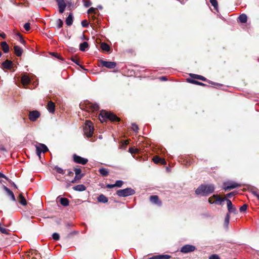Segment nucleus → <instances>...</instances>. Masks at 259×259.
Returning <instances> with one entry per match:
<instances>
[{
  "mask_svg": "<svg viewBox=\"0 0 259 259\" xmlns=\"http://www.w3.org/2000/svg\"><path fill=\"white\" fill-rule=\"evenodd\" d=\"M214 189V186L212 184L201 185L195 190V193L199 195L207 196L212 193Z\"/></svg>",
  "mask_w": 259,
  "mask_h": 259,
  "instance_id": "nucleus-1",
  "label": "nucleus"
},
{
  "mask_svg": "<svg viewBox=\"0 0 259 259\" xmlns=\"http://www.w3.org/2000/svg\"><path fill=\"white\" fill-rule=\"evenodd\" d=\"M99 119L101 122L106 121L107 119L112 121H118L119 120V118L115 114L106 111H102L100 112L99 115Z\"/></svg>",
  "mask_w": 259,
  "mask_h": 259,
  "instance_id": "nucleus-2",
  "label": "nucleus"
},
{
  "mask_svg": "<svg viewBox=\"0 0 259 259\" xmlns=\"http://www.w3.org/2000/svg\"><path fill=\"white\" fill-rule=\"evenodd\" d=\"M94 128L92 122L90 121L87 120L83 127L84 135L88 138L91 137L94 133Z\"/></svg>",
  "mask_w": 259,
  "mask_h": 259,
  "instance_id": "nucleus-3",
  "label": "nucleus"
},
{
  "mask_svg": "<svg viewBox=\"0 0 259 259\" xmlns=\"http://www.w3.org/2000/svg\"><path fill=\"white\" fill-rule=\"evenodd\" d=\"M135 193V190L131 188L119 190L116 192V194L118 196L123 197L132 195Z\"/></svg>",
  "mask_w": 259,
  "mask_h": 259,
  "instance_id": "nucleus-4",
  "label": "nucleus"
},
{
  "mask_svg": "<svg viewBox=\"0 0 259 259\" xmlns=\"http://www.w3.org/2000/svg\"><path fill=\"white\" fill-rule=\"evenodd\" d=\"M36 154L39 156V158H40V154L41 152L45 153L48 151V148L47 147L43 144H37L35 145Z\"/></svg>",
  "mask_w": 259,
  "mask_h": 259,
  "instance_id": "nucleus-5",
  "label": "nucleus"
},
{
  "mask_svg": "<svg viewBox=\"0 0 259 259\" xmlns=\"http://www.w3.org/2000/svg\"><path fill=\"white\" fill-rule=\"evenodd\" d=\"M225 201V198H222L217 195H214L208 199V202L211 203L221 204L222 202Z\"/></svg>",
  "mask_w": 259,
  "mask_h": 259,
  "instance_id": "nucleus-6",
  "label": "nucleus"
},
{
  "mask_svg": "<svg viewBox=\"0 0 259 259\" xmlns=\"http://www.w3.org/2000/svg\"><path fill=\"white\" fill-rule=\"evenodd\" d=\"M239 186H240V185L233 182H228L224 183V189L225 191L233 189Z\"/></svg>",
  "mask_w": 259,
  "mask_h": 259,
  "instance_id": "nucleus-7",
  "label": "nucleus"
},
{
  "mask_svg": "<svg viewBox=\"0 0 259 259\" xmlns=\"http://www.w3.org/2000/svg\"><path fill=\"white\" fill-rule=\"evenodd\" d=\"M196 249L195 246L190 245V244H187L185 245H184L181 249L180 251L181 252L184 253H187L189 252H193Z\"/></svg>",
  "mask_w": 259,
  "mask_h": 259,
  "instance_id": "nucleus-8",
  "label": "nucleus"
},
{
  "mask_svg": "<svg viewBox=\"0 0 259 259\" xmlns=\"http://www.w3.org/2000/svg\"><path fill=\"white\" fill-rule=\"evenodd\" d=\"M74 171L75 174V177L74 179L71 181L72 183H74L77 181L80 180L84 176V174H81V170L78 168H75Z\"/></svg>",
  "mask_w": 259,
  "mask_h": 259,
  "instance_id": "nucleus-9",
  "label": "nucleus"
},
{
  "mask_svg": "<svg viewBox=\"0 0 259 259\" xmlns=\"http://www.w3.org/2000/svg\"><path fill=\"white\" fill-rule=\"evenodd\" d=\"M73 160L75 163L81 164H85L88 161V159L81 157L76 154L73 155Z\"/></svg>",
  "mask_w": 259,
  "mask_h": 259,
  "instance_id": "nucleus-10",
  "label": "nucleus"
},
{
  "mask_svg": "<svg viewBox=\"0 0 259 259\" xmlns=\"http://www.w3.org/2000/svg\"><path fill=\"white\" fill-rule=\"evenodd\" d=\"M101 65L106 68L112 69L116 67V63L114 62L106 61L104 60L100 61Z\"/></svg>",
  "mask_w": 259,
  "mask_h": 259,
  "instance_id": "nucleus-11",
  "label": "nucleus"
},
{
  "mask_svg": "<svg viewBox=\"0 0 259 259\" xmlns=\"http://www.w3.org/2000/svg\"><path fill=\"white\" fill-rule=\"evenodd\" d=\"M225 200H226L227 202V208H228V210L229 212L230 213H236L237 209L235 208V207L232 204L231 200L229 199H225Z\"/></svg>",
  "mask_w": 259,
  "mask_h": 259,
  "instance_id": "nucleus-12",
  "label": "nucleus"
},
{
  "mask_svg": "<svg viewBox=\"0 0 259 259\" xmlns=\"http://www.w3.org/2000/svg\"><path fill=\"white\" fill-rule=\"evenodd\" d=\"M40 116V113L37 111H33L29 113V118L32 121H34Z\"/></svg>",
  "mask_w": 259,
  "mask_h": 259,
  "instance_id": "nucleus-13",
  "label": "nucleus"
},
{
  "mask_svg": "<svg viewBox=\"0 0 259 259\" xmlns=\"http://www.w3.org/2000/svg\"><path fill=\"white\" fill-rule=\"evenodd\" d=\"M21 83L23 85H28L30 82V77L26 74H24L22 75L21 79Z\"/></svg>",
  "mask_w": 259,
  "mask_h": 259,
  "instance_id": "nucleus-14",
  "label": "nucleus"
},
{
  "mask_svg": "<svg viewBox=\"0 0 259 259\" xmlns=\"http://www.w3.org/2000/svg\"><path fill=\"white\" fill-rule=\"evenodd\" d=\"M3 188L6 192L7 195L11 197V200L15 202L16 201V198H15V197L14 196L13 192L5 186H3Z\"/></svg>",
  "mask_w": 259,
  "mask_h": 259,
  "instance_id": "nucleus-15",
  "label": "nucleus"
},
{
  "mask_svg": "<svg viewBox=\"0 0 259 259\" xmlns=\"http://www.w3.org/2000/svg\"><path fill=\"white\" fill-rule=\"evenodd\" d=\"M86 107L88 109H90L92 111H96L99 109V107L98 105L97 104H94L89 102L86 104Z\"/></svg>",
  "mask_w": 259,
  "mask_h": 259,
  "instance_id": "nucleus-16",
  "label": "nucleus"
},
{
  "mask_svg": "<svg viewBox=\"0 0 259 259\" xmlns=\"http://www.w3.org/2000/svg\"><path fill=\"white\" fill-rule=\"evenodd\" d=\"M2 65L5 68L10 69L13 67V63L11 61L7 60L3 63Z\"/></svg>",
  "mask_w": 259,
  "mask_h": 259,
  "instance_id": "nucleus-17",
  "label": "nucleus"
},
{
  "mask_svg": "<svg viewBox=\"0 0 259 259\" xmlns=\"http://www.w3.org/2000/svg\"><path fill=\"white\" fill-rule=\"evenodd\" d=\"M55 104L52 102L49 101L48 103L47 109L50 113H54L55 111Z\"/></svg>",
  "mask_w": 259,
  "mask_h": 259,
  "instance_id": "nucleus-18",
  "label": "nucleus"
},
{
  "mask_svg": "<svg viewBox=\"0 0 259 259\" xmlns=\"http://www.w3.org/2000/svg\"><path fill=\"white\" fill-rule=\"evenodd\" d=\"M73 189L75 191L81 192L85 190L86 187L84 185L80 184L73 187Z\"/></svg>",
  "mask_w": 259,
  "mask_h": 259,
  "instance_id": "nucleus-19",
  "label": "nucleus"
},
{
  "mask_svg": "<svg viewBox=\"0 0 259 259\" xmlns=\"http://www.w3.org/2000/svg\"><path fill=\"white\" fill-rule=\"evenodd\" d=\"M14 49L15 53L17 56L20 57L22 55L23 50L20 47L15 46L14 47Z\"/></svg>",
  "mask_w": 259,
  "mask_h": 259,
  "instance_id": "nucleus-20",
  "label": "nucleus"
},
{
  "mask_svg": "<svg viewBox=\"0 0 259 259\" xmlns=\"http://www.w3.org/2000/svg\"><path fill=\"white\" fill-rule=\"evenodd\" d=\"M1 47L4 53H7L9 51V47L6 41L1 43Z\"/></svg>",
  "mask_w": 259,
  "mask_h": 259,
  "instance_id": "nucleus-21",
  "label": "nucleus"
},
{
  "mask_svg": "<svg viewBox=\"0 0 259 259\" xmlns=\"http://www.w3.org/2000/svg\"><path fill=\"white\" fill-rule=\"evenodd\" d=\"M97 199H98V202H102V203H104L107 202L108 200V198L103 194L100 195L98 196Z\"/></svg>",
  "mask_w": 259,
  "mask_h": 259,
  "instance_id": "nucleus-22",
  "label": "nucleus"
},
{
  "mask_svg": "<svg viewBox=\"0 0 259 259\" xmlns=\"http://www.w3.org/2000/svg\"><path fill=\"white\" fill-rule=\"evenodd\" d=\"M153 160L155 163H161L163 164H165L166 163L165 160L163 159L160 158L157 156L154 157Z\"/></svg>",
  "mask_w": 259,
  "mask_h": 259,
  "instance_id": "nucleus-23",
  "label": "nucleus"
},
{
  "mask_svg": "<svg viewBox=\"0 0 259 259\" xmlns=\"http://www.w3.org/2000/svg\"><path fill=\"white\" fill-rule=\"evenodd\" d=\"M18 200L22 205H26L27 204L26 200L21 193L19 195Z\"/></svg>",
  "mask_w": 259,
  "mask_h": 259,
  "instance_id": "nucleus-24",
  "label": "nucleus"
},
{
  "mask_svg": "<svg viewBox=\"0 0 259 259\" xmlns=\"http://www.w3.org/2000/svg\"><path fill=\"white\" fill-rule=\"evenodd\" d=\"M66 24L68 26H70L73 23V16L71 14H70L66 19Z\"/></svg>",
  "mask_w": 259,
  "mask_h": 259,
  "instance_id": "nucleus-25",
  "label": "nucleus"
},
{
  "mask_svg": "<svg viewBox=\"0 0 259 259\" xmlns=\"http://www.w3.org/2000/svg\"><path fill=\"white\" fill-rule=\"evenodd\" d=\"M88 47V43L86 41L81 43L79 45V49L81 51H85Z\"/></svg>",
  "mask_w": 259,
  "mask_h": 259,
  "instance_id": "nucleus-26",
  "label": "nucleus"
},
{
  "mask_svg": "<svg viewBox=\"0 0 259 259\" xmlns=\"http://www.w3.org/2000/svg\"><path fill=\"white\" fill-rule=\"evenodd\" d=\"M190 75L193 78L198 79H200V80H201L203 81H205L206 80V78H205L204 76H202L201 75L195 74H190Z\"/></svg>",
  "mask_w": 259,
  "mask_h": 259,
  "instance_id": "nucleus-27",
  "label": "nucleus"
},
{
  "mask_svg": "<svg viewBox=\"0 0 259 259\" xmlns=\"http://www.w3.org/2000/svg\"><path fill=\"white\" fill-rule=\"evenodd\" d=\"M238 19L240 22L245 23L247 21V17L245 14H243L239 16Z\"/></svg>",
  "mask_w": 259,
  "mask_h": 259,
  "instance_id": "nucleus-28",
  "label": "nucleus"
},
{
  "mask_svg": "<svg viewBox=\"0 0 259 259\" xmlns=\"http://www.w3.org/2000/svg\"><path fill=\"white\" fill-rule=\"evenodd\" d=\"M99 171L100 174L103 177L107 176L109 174L108 170L106 168H100L99 170Z\"/></svg>",
  "mask_w": 259,
  "mask_h": 259,
  "instance_id": "nucleus-29",
  "label": "nucleus"
},
{
  "mask_svg": "<svg viewBox=\"0 0 259 259\" xmlns=\"http://www.w3.org/2000/svg\"><path fill=\"white\" fill-rule=\"evenodd\" d=\"M150 200L151 202L154 204H159L158 203V197L156 195L151 196L150 198Z\"/></svg>",
  "mask_w": 259,
  "mask_h": 259,
  "instance_id": "nucleus-30",
  "label": "nucleus"
},
{
  "mask_svg": "<svg viewBox=\"0 0 259 259\" xmlns=\"http://www.w3.org/2000/svg\"><path fill=\"white\" fill-rule=\"evenodd\" d=\"M60 203L64 206H67L69 205V201L66 198H61L60 200Z\"/></svg>",
  "mask_w": 259,
  "mask_h": 259,
  "instance_id": "nucleus-31",
  "label": "nucleus"
},
{
  "mask_svg": "<svg viewBox=\"0 0 259 259\" xmlns=\"http://www.w3.org/2000/svg\"><path fill=\"white\" fill-rule=\"evenodd\" d=\"M101 48L103 51H109L110 47L106 43L103 42L101 45Z\"/></svg>",
  "mask_w": 259,
  "mask_h": 259,
  "instance_id": "nucleus-32",
  "label": "nucleus"
},
{
  "mask_svg": "<svg viewBox=\"0 0 259 259\" xmlns=\"http://www.w3.org/2000/svg\"><path fill=\"white\" fill-rule=\"evenodd\" d=\"M210 2L212 6H213L214 8L218 11V4L217 0H210Z\"/></svg>",
  "mask_w": 259,
  "mask_h": 259,
  "instance_id": "nucleus-33",
  "label": "nucleus"
},
{
  "mask_svg": "<svg viewBox=\"0 0 259 259\" xmlns=\"http://www.w3.org/2000/svg\"><path fill=\"white\" fill-rule=\"evenodd\" d=\"M230 218V214L229 213H227L225 217V223H224L225 226L227 228L228 227L229 223Z\"/></svg>",
  "mask_w": 259,
  "mask_h": 259,
  "instance_id": "nucleus-34",
  "label": "nucleus"
},
{
  "mask_svg": "<svg viewBox=\"0 0 259 259\" xmlns=\"http://www.w3.org/2000/svg\"><path fill=\"white\" fill-rule=\"evenodd\" d=\"M57 2L58 7H66V5L64 0H56Z\"/></svg>",
  "mask_w": 259,
  "mask_h": 259,
  "instance_id": "nucleus-35",
  "label": "nucleus"
},
{
  "mask_svg": "<svg viewBox=\"0 0 259 259\" xmlns=\"http://www.w3.org/2000/svg\"><path fill=\"white\" fill-rule=\"evenodd\" d=\"M54 169H55L56 171L59 174H64V170L61 167H59L58 166H55L54 168Z\"/></svg>",
  "mask_w": 259,
  "mask_h": 259,
  "instance_id": "nucleus-36",
  "label": "nucleus"
},
{
  "mask_svg": "<svg viewBox=\"0 0 259 259\" xmlns=\"http://www.w3.org/2000/svg\"><path fill=\"white\" fill-rule=\"evenodd\" d=\"M170 257V256L167 254L165 255H159L157 256L158 259H168Z\"/></svg>",
  "mask_w": 259,
  "mask_h": 259,
  "instance_id": "nucleus-37",
  "label": "nucleus"
},
{
  "mask_svg": "<svg viewBox=\"0 0 259 259\" xmlns=\"http://www.w3.org/2000/svg\"><path fill=\"white\" fill-rule=\"evenodd\" d=\"M56 24L57 25L58 28H60L62 27L63 23L61 19H58L56 21Z\"/></svg>",
  "mask_w": 259,
  "mask_h": 259,
  "instance_id": "nucleus-38",
  "label": "nucleus"
},
{
  "mask_svg": "<svg viewBox=\"0 0 259 259\" xmlns=\"http://www.w3.org/2000/svg\"><path fill=\"white\" fill-rule=\"evenodd\" d=\"M83 2L84 6L87 8L90 7L92 4L90 0H83Z\"/></svg>",
  "mask_w": 259,
  "mask_h": 259,
  "instance_id": "nucleus-39",
  "label": "nucleus"
},
{
  "mask_svg": "<svg viewBox=\"0 0 259 259\" xmlns=\"http://www.w3.org/2000/svg\"><path fill=\"white\" fill-rule=\"evenodd\" d=\"M188 80L190 82H191V83H193L194 84H198V85H205V84L203 83H202V82H199V81H197L196 80H190V79H189Z\"/></svg>",
  "mask_w": 259,
  "mask_h": 259,
  "instance_id": "nucleus-40",
  "label": "nucleus"
},
{
  "mask_svg": "<svg viewBox=\"0 0 259 259\" xmlns=\"http://www.w3.org/2000/svg\"><path fill=\"white\" fill-rule=\"evenodd\" d=\"M123 181L121 180H118L116 181V183L115 184V187H121L123 184Z\"/></svg>",
  "mask_w": 259,
  "mask_h": 259,
  "instance_id": "nucleus-41",
  "label": "nucleus"
},
{
  "mask_svg": "<svg viewBox=\"0 0 259 259\" xmlns=\"http://www.w3.org/2000/svg\"><path fill=\"white\" fill-rule=\"evenodd\" d=\"M52 237L55 240H58L60 238V236L58 233H54L52 235Z\"/></svg>",
  "mask_w": 259,
  "mask_h": 259,
  "instance_id": "nucleus-42",
  "label": "nucleus"
},
{
  "mask_svg": "<svg viewBox=\"0 0 259 259\" xmlns=\"http://www.w3.org/2000/svg\"><path fill=\"white\" fill-rule=\"evenodd\" d=\"M132 128L135 132H138V130H139L138 125L137 124H136L135 123L132 124Z\"/></svg>",
  "mask_w": 259,
  "mask_h": 259,
  "instance_id": "nucleus-43",
  "label": "nucleus"
},
{
  "mask_svg": "<svg viewBox=\"0 0 259 259\" xmlns=\"http://www.w3.org/2000/svg\"><path fill=\"white\" fill-rule=\"evenodd\" d=\"M24 28L26 31H29L30 29V24L29 23H26L24 25Z\"/></svg>",
  "mask_w": 259,
  "mask_h": 259,
  "instance_id": "nucleus-44",
  "label": "nucleus"
},
{
  "mask_svg": "<svg viewBox=\"0 0 259 259\" xmlns=\"http://www.w3.org/2000/svg\"><path fill=\"white\" fill-rule=\"evenodd\" d=\"M247 207V205L246 204H244L242 206L240 207V211L241 212L244 211L246 210Z\"/></svg>",
  "mask_w": 259,
  "mask_h": 259,
  "instance_id": "nucleus-45",
  "label": "nucleus"
},
{
  "mask_svg": "<svg viewBox=\"0 0 259 259\" xmlns=\"http://www.w3.org/2000/svg\"><path fill=\"white\" fill-rule=\"evenodd\" d=\"M128 151L132 154L136 153L137 152V149L132 147L129 148Z\"/></svg>",
  "mask_w": 259,
  "mask_h": 259,
  "instance_id": "nucleus-46",
  "label": "nucleus"
},
{
  "mask_svg": "<svg viewBox=\"0 0 259 259\" xmlns=\"http://www.w3.org/2000/svg\"><path fill=\"white\" fill-rule=\"evenodd\" d=\"M209 259H220L217 254H212L209 257Z\"/></svg>",
  "mask_w": 259,
  "mask_h": 259,
  "instance_id": "nucleus-47",
  "label": "nucleus"
},
{
  "mask_svg": "<svg viewBox=\"0 0 259 259\" xmlns=\"http://www.w3.org/2000/svg\"><path fill=\"white\" fill-rule=\"evenodd\" d=\"M81 25L82 27H86L88 26L89 23L87 20H83L81 22Z\"/></svg>",
  "mask_w": 259,
  "mask_h": 259,
  "instance_id": "nucleus-48",
  "label": "nucleus"
},
{
  "mask_svg": "<svg viewBox=\"0 0 259 259\" xmlns=\"http://www.w3.org/2000/svg\"><path fill=\"white\" fill-rule=\"evenodd\" d=\"M59 11L60 13H63L64 12L66 7H58Z\"/></svg>",
  "mask_w": 259,
  "mask_h": 259,
  "instance_id": "nucleus-49",
  "label": "nucleus"
},
{
  "mask_svg": "<svg viewBox=\"0 0 259 259\" xmlns=\"http://www.w3.org/2000/svg\"><path fill=\"white\" fill-rule=\"evenodd\" d=\"M17 35L19 37L20 42L21 44H24L25 43V40L23 39V38H22V36L20 34H18Z\"/></svg>",
  "mask_w": 259,
  "mask_h": 259,
  "instance_id": "nucleus-50",
  "label": "nucleus"
},
{
  "mask_svg": "<svg viewBox=\"0 0 259 259\" xmlns=\"http://www.w3.org/2000/svg\"><path fill=\"white\" fill-rule=\"evenodd\" d=\"M95 10H96L95 8L92 7L89 9L88 13H95Z\"/></svg>",
  "mask_w": 259,
  "mask_h": 259,
  "instance_id": "nucleus-51",
  "label": "nucleus"
},
{
  "mask_svg": "<svg viewBox=\"0 0 259 259\" xmlns=\"http://www.w3.org/2000/svg\"><path fill=\"white\" fill-rule=\"evenodd\" d=\"M115 187V184H108L107 185V187L108 188H110V189L112 188Z\"/></svg>",
  "mask_w": 259,
  "mask_h": 259,
  "instance_id": "nucleus-52",
  "label": "nucleus"
},
{
  "mask_svg": "<svg viewBox=\"0 0 259 259\" xmlns=\"http://www.w3.org/2000/svg\"><path fill=\"white\" fill-rule=\"evenodd\" d=\"M234 195V192H231L230 193H228L227 194L226 196L228 197H231L233 196Z\"/></svg>",
  "mask_w": 259,
  "mask_h": 259,
  "instance_id": "nucleus-53",
  "label": "nucleus"
},
{
  "mask_svg": "<svg viewBox=\"0 0 259 259\" xmlns=\"http://www.w3.org/2000/svg\"><path fill=\"white\" fill-rule=\"evenodd\" d=\"M71 60L76 64H78L79 63V61L76 59L72 58Z\"/></svg>",
  "mask_w": 259,
  "mask_h": 259,
  "instance_id": "nucleus-54",
  "label": "nucleus"
},
{
  "mask_svg": "<svg viewBox=\"0 0 259 259\" xmlns=\"http://www.w3.org/2000/svg\"><path fill=\"white\" fill-rule=\"evenodd\" d=\"M0 36L5 38L6 37V34L3 32H0Z\"/></svg>",
  "mask_w": 259,
  "mask_h": 259,
  "instance_id": "nucleus-55",
  "label": "nucleus"
},
{
  "mask_svg": "<svg viewBox=\"0 0 259 259\" xmlns=\"http://www.w3.org/2000/svg\"><path fill=\"white\" fill-rule=\"evenodd\" d=\"M0 178H5L6 179H7V178L6 177V176L1 172H0Z\"/></svg>",
  "mask_w": 259,
  "mask_h": 259,
  "instance_id": "nucleus-56",
  "label": "nucleus"
},
{
  "mask_svg": "<svg viewBox=\"0 0 259 259\" xmlns=\"http://www.w3.org/2000/svg\"><path fill=\"white\" fill-rule=\"evenodd\" d=\"M252 194L256 197H257V195L258 194L259 192L256 191H253L252 192Z\"/></svg>",
  "mask_w": 259,
  "mask_h": 259,
  "instance_id": "nucleus-57",
  "label": "nucleus"
},
{
  "mask_svg": "<svg viewBox=\"0 0 259 259\" xmlns=\"http://www.w3.org/2000/svg\"><path fill=\"white\" fill-rule=\"evenodd\" d=\"M0 149L4 151H7L6 149L3 147H0Z\"/></svg>",
  "mask_w": 259,
  "mask_h": 259,
  "instance_id": "nucleus-58",
  "label": "nucleus"
},
{
  "mask_svg": "<svg viewBox=\"0 0 259 259\" xmlns=\"http://www.w3.org/2000/svg\"><path fill=\"white\" fill-rule=\"evenodd\" d=\"M161 80H166V78L165 77L163 76V77H161Z\"/></svg>",
  "mask_w": 259,
  "mask_h": 259,
  "instance_id": "nucleus-59",
  "label": "nucleus"
},
{
  "mask_svg": "<svg viewBox=\"0 0 259 259\" xmlns=\"http://www.w3.org/2000/svg\"><path fill=\"white\" fill-rule=\"evenodd\" d=\"M73 172H72V171H68V175L69 176H71V175H73Z\"/></svg>",
  "mask_w": 259,
  "mask_h": 259,
  "instance_id": "nucleus-60",
  "label": "nucleus"
},
{
  "mask_svg": "<svg viewBox=\"0 0 259 259\" xmlns=\"http://www.w3.org/2000/svg\"><path fill=\"white\" fill-rule=\"evenodd\" d=\"M12 184H13V185L14 186V187L15 188H16V189L17 188V186H16V185L14 182Z\"/></svg>",
  "mask_w": 259,
  "mask_h": 259,
  "instance_id": "nucleus-61",
  "label": "nucleus"
},
{
  "mask_svg": "<svg viewBox=\"0 0 259 259\" xmlns=\"http://www.w3.org/2000/svg\"><path fill=\"white\" fill-rule=\"evenodd\" d=\"M98 8L100 9H101L102 8V6H98Z\"/></svg>",
  "mask_w": 259,
  "mask_h": 259,
  "instance_id": "nucleus-62",
  "label": "nucleus"
},
{
  "mask_svg": "<svg viewBox=\"0 0 259 259\" xmlns=\"http://www.w3.org/2000/svg\"><path fill=\"white\" fill-rule=\"evenodd\" d=\"M256 197L259 199V193Z\"/></svg>",
  "mask_w": 259,
  "mask_h": 259,
  "instance_id": "nucleus-63",
  "label": "nucleus"
},
{
  "mask_svg": "<svg viewBox=\"0 0 259 259\" xmlns=\"http://www.w3.org/2000/svg\"><path fill=\"white\" fill-rule=\"evenodd\" d=\"M1 56H2V53H1V52L0 51V57H1Z\"/></svg>",
  "mask_w": 259,
  "mask_h": 259,
  "instance_id": "nucleus-64",
  "label": "nucleus"
}]
</instances>
